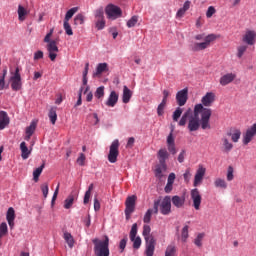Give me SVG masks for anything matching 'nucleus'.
Returning <instances> with one entry per match:
<instances>
[{
	"instance_id": "obj_1",
	"label": "nucleus",
	"mask_w": 256,
	"mask_h": 256,
	"mask_svg": "<svg viewBox=\"0 0 256 256\" xmlns=\"http://www.w3.org/2000/svg\"><path fill=\"white\" fill-rule=\"evenodd\" d=\"M211 115H213L211 108H205L202 104H196L194 112L189 108L183 113L178 125L179 127H185L188 123L187 129L191 133L199 131L200 127L203 130L211 129Z\"/></svg>"
},
{
	"instance_id": "obj_2",
	"label": "nucleus",
	"mask_w": 256,
	"mask_h": 256,
	"mask_svg": "<svg viewBox=\"0 0 256 256\" xmlns=\"http://www.w3.org/2000/svg\"><path fill=\"white\" fill-rule=\"evenodd\" d=\"M221 37L217 34H208L207 36L205 33L197 34L194 36L195 41H203V42H193L190 45L191 51L194 53H199V51H205V49H209L211 47V43L217 41Z\"/></svg>"
},
{
	"instance_id": "obj_3",
	"label": "nucleus",
	"mask_w": 256,
	"mask_h": 256,
	"mask_svg": "<svg viewBox=\"0 0 256 256\" xmlns=\"http://www.w3.org/2000/svg\"><path fill=\"white\" fill-rule=\"evenodd\" d=\"M142 235L146 243V249L144 252L145 255L146 256L155 255V245H157V240H155V237L151 235V226L144 225Z\"/></svg>"
},
{
	"instance_id": "obj_4",
	"label": "nucleus",
	"mask_w": 256,
	"mask_h": 256,
	"mask_svg": "<svg viewBox=\"0 0 256 256\" xmlns=\"http://www.w3.org/2000/svg\"><path fill=\"white\" fill-rule=\"evenodd\" d=\"M94 245V255L95 256H109V236H105L104 240L95 238L92 240Z\"/></svg>"
},
{
	"instance_id": "obj_5",
	"label": "nucleus",
	"mask_w": 256,
	"mask_h": 256,
	"mask_svg": "<svg viewBox=\"0 0 256 256\" xmlns=\"http://www.w3.org/2000/svg\"><path fill=\"white\" fill-rule=\"evenodd\" d=\"M19 67H16L15 70H10V83L12 91H21L23 89V81L21 79Z\"/></svg>"
},
{
	"instance_id": "obj_6",
	"label": "nucleus",
	"mask_w": 256,
	"mask_h": 256,
	"mask_svg": "<svg viewBox=\"0 0 256 256\" xmlns=\"http://www.w3.org/2000/svg\"><path fill=\"white\" fill-rule=\"evenodd\" d=\"M117 157H119V140L116 139L110 145V150L108 154L109 163H117Z\"/></svg>"
},
{
	"instance_id": "obj_7",
	"label": "nucleus",
	"mask_w": 256,
	"mask_h": 256,
	"mask_svg": "<svg viewBox=\"0 0 256 256\" xmlns=\"http://www.w3.org/2000/svg\"><path fill=\"white\" fill-rule=\"evenodd\" d=\"M105 13L108 19H119V17L123 15V11H121V8L113 4H109L108 6H106Z\"/></svg>"
},
{
	"instance_id": "obj_8",
	"label": "nucleus",
	"mask_w": 256,
	"mask_h": 256,
	"mask_svg": "<svg viewBox=\"0 0 256 256\" xmlns=\"http://www.w3.org/2000/svg\"><path fill=\"white\" fill-rule=\"evenodd\" d=\"M190 197L192 199L194 209L196 211H199V209H201V201L203 199L201 197V192H199V189L197 188L192 189L190 192Z\"/></svg>"
},
{
	"instance_id": "obj_9",
	"label": "nucleus",
	"mask_w": 256,
	"mask_h": 256,
	"mask_svg": "<svg viewBox=\"0 0 256 256\" xmlns=\"http://www.w3.org/2000/svg\"><path fill=\"white\" fill-rule=\"evenodd\" d=\"M160 213L162 215H169L171 213V196H165L159 203Z\"/></svg>"
},
{
	"instance_id": "obj_10",
	"label": "nucleus",
	"mask_w": 256,
	"mask_h": 256,
	"mask_svg": "<svg viewBox=\"0 0 256 256\" xmlns=\"http://www.w3.org/2000/svg\"><path fill=\"white\" fill-rule=\"evenodd\" d=\"M159 203H161V199L155 200L153 209H148L144 215L143 222L144 223H151V217L154 213V215H157L159 213Z\"/></svg>"
},
{
	"instance_id": "obj_11",
	"label": "nucleus",
	"mask_w": 256,
	"mask_h": 256,
	"mask_svg": "<svg viewBox=\"0 0 256 256\" xmlns=\"http://www.w3.org/2000/svg\"><path fill=\"white\" fill-rule=\"evenodd\" d=\"M187 99H189V90L187 88H184L177 92L176 94V103L179 105V107L185 106L187 103Z\"/></svg>"
},
{
	"instance_id": "obj_12",
	"label": "nucleus",
	"mask_w": 256,
	"mask_h": 256,
	"mask_svg": "<svg viewBox=\"0 0 256 256\" xmlns=\"http://www.w3.org/2000/svg\"><path fill=\"white\" fill-rule=\"evenodd\" d=\"M256 135V123H254L250 128L246 130L243 134V145H249L250 142L253 141V137Z\"/></svg>"
},
{
	"instance_id": "obj_13",
	"label": "nucleus",
	"mask_w": 256,
	"mask_h": 256,
	"mask_svg": "<svg viewBox=\"0 0 256 256\" xmlns=\"http://www.w3.org/2000/svg\"><path fill=\"white\" fill-rule=\"evenodd\" d=\"M47 51L49 53L50 61H55L57 59V53H59V47H57V41L51 40V42L47 44Z\"/></svg>"
},
{
	"instance_id": "obj_14",
	"label": "nucleus",
	"mask_w": 256,
	"mask_h": 256,
	"mask_svg": "<svg viewBox=\"0 0 256 256\" xmlns=\"http://www.w3.org/2000/svg\"><path fill=\"white\" fill-rule=\"evenodd\" d=\"M216 95L214 92H207L201 99V105L204 109L211 107L215 103Z\"/></svg>"
},
{
	"instance_id": "obj_15",
	"label": "nucleus",
	"mask_w": 256,
	"mask_h": 256,
	"mask_svg": "<svg viewBox=\"0 0 256 256\" xmlns=\"http://www.w3.org/2000/svg\"><path fill=\"white\" fill-rule=\"evenodd\" d=\"M206 169L203 166H199L194 176V187H199L203 183V178L205 177Z\"/></svg>"
},
{
	"instance_id": "obj_16",
	"label": "nucleus",
	"mask_w": 256,
	"mask_h": 256,
	"mask_svg": "<svg viewBox=\"0 0 256 256\" xmlns=\"http://www.w3.org/2000/svg\"><path fill=\"white\" fill-rule=\"evenodd\" d=\"M243 43H246V45H255L256 42V32L255 30H248L245 32V34L242 36Z\"/></svg>"
},
{
	"instance_id": "obj_17",
	"label": "nucleus",
	"mask_w": 256,
	"mask_h": 256,
	"mask_svg": "<svg viewBox=\"0 0 256 256\" xmlns=\"http://www.w3.org/2000/svg\"><path fill=\"white\" fill-rule=\"evenodd\" d=\"M166 143L169 153H171L172 155H177V148L175 147V137H173V130L168 135Z\"/></svg>"
},
{
	"instance_id": "obj_18",
	"label": "nucleus",
	"mask_w": 256,
	"mask_h": 256,
	"mask_svg": "<svg viewBox=\"0 0 256 256\" xmlns=\"http://www.w3.org/2000/svg\"><path fill=\"white\" fill-rule=\"evenodd\" d=\"M221 151H222V153H231V151H233V143H231V141H229V138L222 137Z\"/></svg>"
},
{
	"instance_id": "obj_19",
	"label": "nucleus",
	"mask_w": 256,
	"mask_h": 256,
	"mask_svg": "<svg viewBox=\"0 0 256 256\" xmlns=\"http://www.w3.org/2000/svg\"><path fill=\"white\" fill-rule=\"evenodd\" d=\"M236 77H237V75H235L233 73H227L220 78L219 83H220V85H222V87H225V86L229 85V83H233V81H235Z\"/></svg>"
},
{
	"instance_id": "obj_20",
	"label": "nucleus",
	"mask_w": 256,
	"mask_h": 256,
	"mask_svg": "<svg viewBox=\"0 0 256 256\" xmlns=\"http://www.w3.org/2000/svg\"><path fill=\"white\" fill-rule=\"evenodd\" d=\"M6 221L10 229H14L15 227V209L13 207L8 208L6 213Z\"/></svg>"
},
{
	"instance_id": "obj_21",
	"label": "nucleus",
	"mask_w": 256,
	"mask_h": 256,
	"mask_svg": "<svg viewBox=\"0 0 256 256\" xmlns=\"http://www.w3.org/2000/svg\"><path fill=\"white\" fill-rule=\"evenodd\" d=\"M137 201V196L132 195V196H128L126 198V202H125V210L126 211H135V203Z\"/></svg>"
},
{
	"instance_id": "obj_22",
	"label": "nucleus",
	"mask_w": 256,
	"mask_h": 256,
	"mask_svg": "<svg viewBox=\"0 0 256 256\" xmlns=\"http://www.w3.org/2000/svg\"><path fill=\"white\" fill-rule=\"evenodd\" d=\"M117 101H119V94L115 91H111L108 100L106 101V105L107 107H115Z\"/></svg>"
},
{
	"instance_id": "obj_23",
	"label": "nucleus",
	"mask_w": 256,
	"mask_h": 256,
	"mask_svg": "<svg viewBox=\"0 0 256 256\" xmlns=\"http://www.w3.org/2000/svg\"><path fill=\"white\" fill-rule=\"evenodd\" d=\"M105 71H109V64L107 63H99L96 67V72H94L93 77H101Z\"/></svg>"
},
{
	"instance_id": "obj_24",
	"label": "nucleus",
	"mask_w": 256,
	"mask_h": 256,
	"mask_svg": "<svg viewBox=\"0 0 256 256\" xmlns=\"http://www.w3.org/2000/svg\"><path fill=\"white\" fill-rule=\"evenodd\" d=\"M191 8V1L187 0L183 7L180 8L177 13H176V17L177 19H181L182 17L185 16V13H187V11H189V9Z\"/></svg>"
},
{
	"instance_id": "obj_25",
	"label": "nucleus",
	"mask_w": 256,
	"mask_h": 256,
	"mask_svg": "<svg viewBox=\"0 0 256 256\" xmlns=\"http://www.w3.org/2000/svg\"><path fill=\"white\" fill-rule=\"evenodd\" d=\"M7 125H9V115L5 111H0V131H3Z\"/></svg>"
},
{
	"instance_id": "obj_26",
	"label": "nucleus",
	"mask_w": 256,
	"mask_h": 256,
	"mask_svg": "<svg viewBox=\"0 0 256 256\" xmlns=\"http://www.w3.org/2000/svg\"><path fill=\"white\" fill-rule=\"evenodd\" d=\"M227 136L231 137V141H233V143H239V140L241 139V130L233 129L232 131L227 132Z\"/></svg>"
},
{
	"instance_id": "obj_27",
	"label": "nucleus",
	"mask_w": 256,
	"mask_h": 256,
	"mask_svg": "<svg viewBox=\"0 0 256 256\" xmlns=\"http://www.w3.org/2000/svg\"><path fill=\"white\" fill-rule=\"evenodd\" d=\"M172 204L174 205V207H177V209H181V207H183V205H185V197H180V196H173L171 198Z\"/></svg>"
},
{
	"instance_id": "obj_28",
	"label": "nucleus",
	"mask_w": 256,
	"mask_h": 256,
	"mask_svg": "<svg viewBox=\"0 0 256 256\" xmlns=\"http://www.w3.org/2000/svg\"><path fill=\"white\" fill-rule=\"evenodd\" d=\"M20 151L22 159H29V155H31V150L27 147V143L21 142Z\"/></svg>"
},
{
	"instance_id": "obj_29",
	"label": "nucleus",
	"mask_w": 256,
	"mask_h": 256,
	"mask_svg": "<svg viewBox=\"0 0 256 256\" xmlns=\"http://www.w3.org/2000/svg\"><path fill=\"white\" fill-rule=\"evenodd\" d=\"M163 171H167V164L159 163L155 168V176L158 177V179H161V177H163Z\"/></svg>"
},
{
	"instance_id": "obj_30",
	"label": "nucleus",
	"mask_w": 256,
	"mask_h": 256,
	"mask_svg": "<svg viewBox=\"0 0 256 256\" xmlns=\"http://www.w3.org/2000/svg\"><path fill=\"white\" fill-rule=\"evenodd\" d=\"M18 21H25V19H27V15H29V12L27 11V9H25V7H23L22 5L18 6Z\"/></svg>"
},
{
	"instance_id": "obj_31",
	"label": "nucleus",
	"mask_w": 256,
	"mask_h": 256,
	"mask_svg": "<svg viewBox=\"0 0 256 256\" xmlns=\"http://www.w3.org/2000/svg\"><path fill=\"white\" fill-rule=\"evenodd\" d=\"M132 96H133V93L131 92V90L127 86H124L123 95H122L123 103H126V104L129 103V101H131Z\"/></svg>"
},
{
	"instance_id": "obj_32",
	"label": "nucleus",
	"mask_w": 256,
	"mask_h": 256,
	"mask_svg": "<svg viewBox=\"0 0 256 256\" xmlns=\"http://www.w3.org/2000/svg\"><path fill=\"white\" fill-rule=\"evenodd\" d=\"M247 49H249V46H247V44L239 45L236 48V57L238 59H243V55H245V53H247Z\"/></svg>"
},
{
	"instance_id": "obj_33",
	"label": "nucleus",
	"mask_w": 256,
	"mask_h": 256,
	"mask_svg": "<svg viewBox=\"0 0 256 256\" xmlns=\"http://www.w3.org/2000/svg\"><path fill=\"white\" fill-rule=\"evenodd\" d=\"M159 163H165L169 159V152L166 149H160L158 151Z\"/></svg>"
},
{
	"instance_id": "obj_34",
	"label": "nucleus",
	"mask_w": 256,
	"mask_h": 256,
	"mask_svg": "<svg viewBox=\"0 0 256 256\" xmlns=\"http://www.w3.org/2000/svg\"><path fill=\"white\" fill-rule=\"evenodd\" d=\"M43 169H45V163H43L40 167L36 168L33 171V179L35 183L39 181V177H41V174L43 173Z\"/></svg>"
},
{
	"instance_id": "obj_35",
	"label": "nucleus",
	"mask_w": 256,
	"mask_h": 256,
	"mask_svg": "<svg viewBox=\"0 0 256 256\" xmlns=\"http://www.w3.org/2000/svg\"><path fill=\"white\" fill-rule=\"evenodd\" d=\"M7 233H9V228L7 227V223L2 222L0 224V247H1V245H3V243L1 242V239H3V237H5V235H7Z\"/></svg>"
},
{
	"instance_id": "obj_36",
	"label": "nucleus",
	"mask_w": 256,
	"mask_h": 256,
	"mask_svg": "<svg viewBox=\"0 0 256 256\" xmlns=\"http://www.w3.org/2000/svg\"><path fill=\"white\" fill-rule=\"evenodd\" d=\"M64 240L66 241L68 247H70V249H73V246L75 245V239H73V235H71V233L69 232H65Z\"/></svg>"
},
{
	"instance_id": "obj_37",
	"label": "nucleus",
	"mask_w": 256,
	"mask_h": 256,
	"mask_svg": "<svg viewBox=\"0 0 256 256\" xmlns=\"http://www.w3.org/2000/svg\"><path fill=\"white\" fill-rule=\"evenodd\" d=\"M165 256H177V246L170 244L167 246Z\"/></svg>"
},
{
	"instance_id": "obj_38",
	"label": "nucleus",
	"mask_w": 256,
	"mask_h": 256,
	"mask_svg": "<svg viewBox=\"0 0 256 256\" xmlns=\"http://www.w3.org/2000/svg\"><path fill=\"white\" fill-rule=\"evenodd\" d=\"M48 117L52 123V125H55L57 123V108H51Z\"/></svg>"
},
{
	"instance_id": "obj_39",
	"label": "nucleus",
	"mask_w": 256,
	"mask_h": 256,
	"mask_svg": "<svg viewBox=\"0 0 256 256\" xmlns=\"http://www.w3.org/2000/svg\"><path fill=\"white\" fill-rule=\"evenodd\" d=\"M73 203H75V196L69 195L64 201V209H71V207H73Z\"/></svg>"
},
{
	"instance_id": "obj_40",
	"label": "nucleus",
	"mask_w": 256,
	"mask_h": 256,
	"mask_svg": "<svg viewBox=\"0 0 256 256\" xmlns=\"http://www.w3.org/2000/svg\"><path fill=\"white\" fill-rule=\"evenodd\" d=\"M214 185L219 189H227V182L225 181V179L222 178H217L214 181Z\"/></svg>"
},
{
	"instance_id": "obj_41",
	"label": "nucleus",
	"mask_w": 256,
	"mask_h": 256,
	"mask_svg": "<svg viewBox=\"0 0 256 256\" xmlns=\"http://www.w3.org/2000/svg\"><path fill=\"white\" fill-rule=\"evenodd\" d=\"M181 115H183V108L177 107L176 110L173 112L172 119L175 123L179 121L181 118Z\"/></svg>"
},
{
	"instance_id": "obj_42",
	"label": "nucleus",
	"mask_w": 256,
	"mask_h": 256,
	"mask_svg": "<svg viewBox=\"0 0 256 256\" xmlns=\"http://www.w3.org/2000/svg\"><path fill=\"white\" fill-rule=\"evenodd\" d=\"M79 11L78 7H73L70 10H68L66 12L64 21H70V19H72L73 15H75V13H77Z\"/></svg>"
},
{
	"instance_id": "obj_43",
	"label": "nucleus",
	"mask_w": 256,
	"mask_h": 256,
	"mask_svg": "<svg viewBox=\"0 0 256 256\" xmlns=\"http://www.w3.org/2000/svg\"><path fill=\"white\" fill-rule=\"evenodd\" d=\"M139 22V16L134 15L132 16L128 21H127V27L128 29H131L132 27H135V25H137V23Z\"/></svg>"
},
{
	"instance_id": "obj_44",
	"label": "nucleus",
	"mask_w": 256,
	"mask_h": 256,
	"mask_svg": "<svg viewBox=\"0 0 256 256\" xmlns=\"http://www.w3.org/2000/svg\"><path fill=\"white\" fill-rule=\"evenodd\" d=\"M94 96L96 99H103V97H105V86L98 87L94 93Z\"/></svg>"
},
{
	"instance_id": "obj_45",
	"label": "nucleus",
	"mask_w": 256,
	"mask_h": 256,
	"mask_svg": "<svg viewBox=\"0 0 256 256\" xmlns=\"http://www.w3.org/2000/svg\"><path fill=\"white\" fill-rule=\"evenodd\" d=\"M165 107H167V102H165V101H161V103L158 105V107H157V115L159 116V117H161V116H163L164 115V113H165Z\"/></svg>"
},
{
	"instance_id": "obj_46",
	"label": "nucleus",
	"mask_w": 256,
	"mask_h": 256,
	"mask_svg": "<svg viewBox=\"0 0 256 256\" xmlns=\"http://www.w3.org/2000/svg\"><path fill=\"white\" fill-rule=\"evenodd\" d=\"M205 237V233H199L197 237L194 239V244L196 247H203V238Z\"/></svg>"
},
{
	"instance_id": "obj_47",
	"label": "nucleus",
	"mask_w": 256,
	"mask_h": 256,
	"mask_svg": "<svg viewBox=\"0 0 256 256\" xmlns=\"http://www.w3.org/2000/svg\"><path fill=\"white\" fill-rule=\"evenodd\" d=\"M188 238H189V226L186 225L183 227L182 232H181V239H182L183 243H185V241H187Z\"/></svg>"
},
{
	"instance_id": "obj_48",
	"label": "nucleus",
	"mask_w": 256,
	"mask_h": 256,
	"mask_svg": "<svg viewBox=\"0 0 256 256\" xmlns=\"http://www.w3.org/2000/svg\"><path fill=\"white\" fill-rule=\"evenodd\" d=\"M85 23V16L83 14H78L74 18V25H83Z\"/></svg>"
},
{
	"instance_id": "obj_49",
	"label": "nucleus",
	"mask_w": 256,
	"mask_h": 256,
	"mask_svg": "<svg viewBox=\"0 0 256 256\" xmlns=\"http://www.w3.org/2000/svg\"><path fill=\"white\" fill-rule=\"evenodd\" d=\"M37 129V123L31 122V124L26 128V135H33Z\"/></svg>"
},
{
	"instance_id": "obj_50",
	"label": "nucleus",
	"mask_w": 256,
	"mask_h": 256,
	"mask_svg": "<svg viewBox=\"0 0 256 256\" xmlns=\"http://www.w3.org/2000/svg\"><path fill=\"white\" fill-rule=\"evenodd\" d=\"M104 13L105 12L103 11V8H98L94 13L96 21L100 19H105Z\"/></svg>"
},
{
	"instance_id": "obj_51",
	"label": "nucleus",
	"mask_w": 256,
	"mask_h": 256,
	"mask_svg": "<svg viewBox=\"0 0 256 256\" xmlns=\"http://www.w3.org/2000/svg\"><path fill=\"white\" fill-rule=\"evenodd\" d=\"M63 27L66 35H73V29L71 28V24H69V21L64 20Z\"/></svg>"
},
{
	"instance_id": "obj_52",
	"label": "nucleus",
	"mask_w": 256,
	"mask_h": 256,
	"mask_svg": "<svg viewBox=\"0 0 256 256\" xmlns=\"http://www.w3.org/2000/svg\"><path fill=\"white\" fill-rule=\"evenodd\" d=\"M127 241H129V239L127 238V236H125L119 243V249L121 250L120 253H123L125 251V248L127 247Z\"/></svg>"
},
{
	"instance_id": "obj_53",
	"label": "nucleus",
	"mask_w": 256,
	"mask_h": 256,
	"mask_svg": "<svg viewBox=\"0 0 256 256\" xmlns=\"http://www.w3.org/2000/svg\"><path fill=\"white\" fill-rule=\"evenodd\" d=\"M41 191L43 193L44 199H47V195H49V184L43 183L41 185Z\"/></svg>"
},
{
	"instance_id": "obj_54",
	"label": "nucleus",
	"mask_w": 256,
	"mask_h": 256,
	"mask_svg": "<svg viewBox=\"0 0 256 256\" xmlns=\"http://www.w3.org/2000/svg\"><path fill=\"white\" fill-rule=\"evenodd\" d=\"M130 241L133 243V249H139L141 247V237L137 236Z\"/></svg>"
},
{
	"instance_id": "obj_55",
	"label": "nucleus",
	"mask_w": 256,
	"mask_h": 256,
	"mask_svg": "<svg viewBox=\"0 0 256 256\" xmlns=\"http://www.w3.org/2000/svg\"><path fill=\"white\" fill-rule=\"evenodd\" d=\"M137 237V223H134L130 230V240H133Z\"/></svg>"
},
{
	"instance_id": "obj_56",
	"label": "nucleus",
	"mask_w": 256,
	"mask_h": 256,
	"mask_svg": "<svg viewBox=\"0 0 256 256\" xmlns=\"http://www.w3.org/2000/svg\"><path fill=\"white\" fill-rule=\"evenodd\" d=\"M96 29H98V31H101L102 29H105V18H102L100 20H96Z\"/></svg>"
},
{
	"instance_id": "obj_57",
	"label": "nucleus",
	"mask_w": 256,
	"mask_h": 256,
	"mask_svg": "<svg viewBox=\"0 0 256 256\" xmlns=\"http://www.w3.org/2000/svg\"><path fill=\"white\" fill-rule=\"evenodd\" d=\"M215 13H217V10L215 9V7L213 6H209L208 10L206 12V17L208 19H211V17H213V15H215Z\"/></svg>"
},
{
	"instance_id": "obj_58",
	"label": "nucleus",
	"mask_w": 256,
	"mask_h": 256,
	"mask_svg": "<svg viewBox=\"0 0 256 256\" xmlns=\"http://www.w3.org/2000/svg\"><path fill=\"white\" fill-rule=\"evenodd\" d=\"M233 166H229L227 170V181H233L235 179V176L233 175Z\"/></svg>"
},
{
	"instance_id": "obj_59",
	"label": "nucleus",
	"mask_w": 256,
	"mask_h": 256,
	"mask_svg": "<svg viewBox=\"0 0 256 256\" xmlns=\"http://www.w3.org/2000/svg\"><path fill=\"white\" fill-rule=\"evenodd\" d=\"M57 195H59V184L57 185L55 191H54V194H53V197H52V201H51V204L52 205H55V201H57Z\"/></svg>"
},
{
	"instance_id": "obj_60",
	"label": "nucleus",
	"mask_w": 256,
	"mask_h": 256,
	"mask_svg": "<svg viewBox=\"0 0 256 256\" xmlns=\"http://www.w3.org/2000/svg\"><path fill=\"white\" fill-rule=\"evenodd\" d=\"M77 163L81 167H83V165H85V154H83V153L80 154V157L77 159Z\"/></svg>"
},
{
	"instance_id": "obj_61",
	"label": "nucleus",
	"mask_w": 256,
	"mask_h": 256,
	"mask_svg": "<svg viewBox=\"0 0 256 256\" xmlns=\"http://www.w3.org/2000/svg\"><path fill=\"white\" fill-rule=\"evenodd\" d=\"M39 59H43V51L38 50L36 53H34V60L37 61Z\"/></svg>"
},
{
	"instance_id": "obj_62",
	"label": "nucleus",
	"mask_w": 256,
	"mask_h": 256,
	"mask_svg": "<svg viewBox=\"0 0 256 256\" xmlns=\"http://www.w3.org/2000/svg\"><path fill=\"white\" fill-rule=\"evenodd\" d=\"M165 193H171L173 191V184L167 182L165 188H164Z\"/></svg>"
},
{
	"instance_id": "obj_63",
	"label": "nucleus",
	"mask_w": 256,
	"mask_h": 256,
	"mask_svg": "<svg viewBox=\"0 0 256 256\" xmlns=\"http://www.w3.org/2000/svg\"><path fill=\"white\" fill-rule=\"evenodd\" d=\"M183 161H185V150H182L178 155V162L183 163Z\"/></svg>"
},
{
	"instance_id": "obj_64",
	"label": "nucleus",
	"mask_w": 256,
	"mask_h": 256,
	"mask_svg": "<svg viewBox=\"0 0 256 256\" xmlns=\"http://www.w3.org/2000/svg\"><path fill=\"white\" fill-rule=\"evenodd\" d=\"M89 199H91V192H85L84 205H87V203H89Z\"/></svg>"
}]
</instances>
